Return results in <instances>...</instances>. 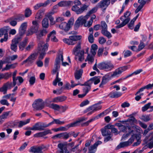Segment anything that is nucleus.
<instances>
[{
  "label": "nucleus",
  "mask_w": 153,
  "mask_h": 153,
  "mask_svg": "<svg viewBox=\"0 0 153 153\" xmlns=\"http://www.w3.org/2000/svg\"><path fill=\"white\" fill-rule=\"evenodd\" d=\"M63 58L62 54H60L56 57L54 65V67L53 70V73L55 74L60 68L61 61H63Z\"/></svg>",
  "instance_id": "8"
},
{
  "label": "nucleus",
  "mask_w": 153,
  "mask_h": 153,
  "mask_svg": "<svg viewBox=\"0 0 153 153\" xmlns=\"http://www.w3.org/2000/svg\"><path fill=\"white\" fill-rule=\"evenodd\" d=\"M30 152H32L34 153H41L40 152V149L39 147H35V146H32L31 147L30 149V150L29 151Z\"/></svg>",
  "instance_id": "34"
},
{
  "label": "nucleus",
  "mask_w": 153,
  "mask_h": 153,
  "mask_svg": "<svg viewBox=\"0 0 153 153\" xmlns=\"http://www.w3.org/2000/svg\"><path fill=\"white\" fill-rule=\"evenodd\" d=\"M48 45L47 43L44 44L42 41L39 42L38 44V49L40 56L39 57V60L42 59L44 58L45 54V51L48 50Z\"/></svg>",
  "instance_id": "4"
},
{
  "label": "nucleus",
  "mask_w": 153,
  "mask_h": 153,
  "mask_svg": "<svg viewBox=\"0 0 153 153\" xmlns=\"http://www.w3.org/2000/svg\"><path fill=\"white\" fill-rule=\"evenodd\" d=\"M37 55L36 53L31 54L23 62L24 64L27 63L29 65H30L33 63L34 60L36 59Z\"/></svg>",
  "instance_id": "15"
},
{
  "label": "nucleus",
  "mask_w": 153,
  "mask_h": 153,
  "mask_svg": "<svg viewBox=\"0 0 153 153\" xmlns=\"http://www.w3.org/2000/svg\"><path fill=\"white\" fill-rule=\"evenodd\" d=\"M18 43L13 41V40L12 41V43L11 45V49L12 50L14 51L15 52H16L17 48V44Z\"/></svg>",
  "instance_id": "39"
},
{
  "label": "nucleus",
  "mask_w": 153,
  "mask_h": 153,
  "mask_svg": "<svg viewBox=\"0 0 153 153\" xmlns=\"http://www.w3.org/2000/svg\"><path fill=\"white\" fill-rule=\"evenodd\" d=\"M137 121L136 120L135 118L133 116H131L130 117L128 118L126 120L124 121H122L121 122H129L130 123H135Z\"/></svg>",
  "instance_id": "47"
},
{
  "label": "nucleus",
  "mask_w": 153,
  "mask_h": 153,
  "mask_svg": "<svg viewBox=\"0 0 153 153\" xmlns=\"http://www.w3.org/2000/svg\"><path fill=\"white\" fill-rule=\"evenodd\" d=\"M0 103L2 105H6L8 106L9 105V103L8 102L7 100H0Z\"/></svg>",
  "instance_id": "64"
},
{
  "label": "nucleus",
  "mask_w": 153,
  "mask_h": 153,
  "mask_svg": "<svg viewBox=\"0 0 153 153\" xmlns=\"http://www.w3.org/2000/svg\"><path fill=\"white\" fill-rule=\"evenodd\" d=\"M100 81V77L99 76H95L91 78L89 80L84 82L83 84L79 83L77 84L74 85L73 83H74V81L71 80V86L72 88H73L78 85L84 86L83 87L82 89L83 94H79L78 96H85L90 90L91 84L94 82L95 85H96Z\"/></svg>",
  "instance_id": "1"
},
{
  "label": "nucleus",
  "mask_w": 153,
  "mask_h": 153,
  "mask_svg": "<svg viewBox=\"0 0 153 153\" xmlns=\"http://www.w3.org/2000/svg\"><path fill=\"white\" fill-rule=\"evenodd\" d=\"M87 118H85L84 117H82L79 119L78 120L76 121V122L71 123V124L68 125L69 127H75L78 126L79 124L81 122L83 121L84 120H87Z\"/></svg>",
  "instance_id": "28"
},
{
  "label": "nucleus",
  "mask_w": 153,
  "mask_h": 153,
  "mask_svg": "<svg viewBox=\"0 0 153 153\" xmlns=\"http://www.w3.org/2000/svg\"><path fill=\"white\" fill-rule=\"evenodd\" d=\"M82 73L83 70L82 69L76 71L74 73V77L76 80H78L82 77Z\"/></svg>",
  "instance_id": "29"
},
{
  "label": "nucleus",
  "mask_w": 153,
  "mask_h": 153,
  "mask_svg": "<svg viewBox=\"0 0 153 153\" xmlns=\"http://www.w3.org/2000/svg\"><path fill=\"white\" fill-rule=\"evenodd\" d=\"M96 16L95 15H93L91 18L90 19L88 22V25L87 24H85V26H88V27H90L92 25L93 20L96 18Z\"/></svg>",
  "instance_id": "48"
},
{
  "label": "nucleus",
  "mask_w": 153,
  "mask_h": 153,
  "mask_svg": "<svg viewBox=\"0 0 153 153\" xmlns=\"http://www.w3.org/2000/svg\"><path fill=\"white\" fill-rule=\"evenodd\" d=\"M89 103V101L88 100H86L83 101L81 103L80 105V106L81 107H82L87 105H88Z\"/></svg>",
  "instance_id": "59"
},
{
  "label": "nucleus",
  "mask_w": 153,
  "mask_h": 153,
  "mask_svg": "<svg viewBox=\"0 0 153 153\" xmlns=\"http://www.w3.org/2000/svg\"><path fill=\"white\" fill-rule=\"evenodd\" d=\"M134 131L132 129L130 130L127 132L128 133L126 134H123L122 137L121 139L125 140L127 138L130 134H133Z\"/></svg>",
  "instance_id": "40"
},
{
  "label": "nucleus",
  "mask_w": 153,
  "mask_h": 153,
  "mask_svg": "<svg viewBox=\"0 0 153 153\" xmlns=\"http://www.w3.org/2000/svg\"><path fill=\"white\" fill-rule=\"evenodd\" d=\"M98 7L104 11L105 10V0H102L98 4Z\"/></svg>",
  "instance_id": "37"
},
{
  "label": "nucleus",
  "mask_w": 153,
  "mask_h": 153,
  "mask_svg": "<svg viewBox=\"0 0 153 153\" xmlns=\"http://www.w3.org/2000/svg\"><path fill=\"white\" fill-rule=\"evenodd\" d=\"M58 147L59 148L60 150L57 152L59 153H63L64 151L65 150L66 148L65 147V145L63 143H59L58 145Z\"/></svg>",
  "instance_id": "43"
},
{
  "label": "nucleus",
  "mask_w": 153,
  "mask_h": 153,
  "mask_svg": "<svg viewBox=\"0 0 153 153\" xmlns=\"http://www.w3.org/2000/svg\"><path fill=\"white\" fill-rule=\"evenodd\" d=\"M127 69L126 66H123L119 68L116 69L115 71L113 72V73L111 74V76L113 77H118L119 75L121 74L123 72L125 71Z\"/></svg>",
  "instance_id": "12"
},
{
  "label": "nucleus",
  "mask_w": 153,
  "mask_h": 153,
  "mask_svg": "<svg viewBox=\"0 0 153 153\" xmlns=\"http://www.w3.org/2000/svg\"><path fill=\"white\" fill-rule=\"evenodd\" d=\"M88 6L85 4H84L82 6L79 8L78 6L74 5L71 8L72 10L75 12L77 14L82 13L85 10H87Z\"/></svg>",
  "instance_id": "10"
},
{
  "label": "nucleus",
  "mask_w": 153,
  "mask_h": 153,
  "mask_svg": "<svg viewBox=\"0 0 153 153\" xmlns=\"http://www.w3.org/2000/svg\"><path fill=\"white\" fill-rule=\"evenodd\" d=\"M97 67L100 70H103L105 68V63L101 62L98 64Z\"/></svg>",
  "instance_id": "52"
},
{
  "label": "nucleus",
  "mask_w": 153,
  "mask_h": 153,
  "mask_svg": "<svg viewBox=\"0 0 153 153\" xmlns=\"http://www.w3.org/2000/svg\"><path fill=\"white\" fill-rule=\"evenodd\" d=\"M66 99V96H57L53 98H50L46 100L45 103L50 108L55 110L59 111L60 110V106L56 104L51 103L52 102L58 103L62 102L65 100Z\"/></svg>",
  "instance_id": "2"
},
{
  "label": "nucleus",
  "mask_w": 153,
  "mask_h": 153,
  "mask_svg": "<svg viewBox=\"0 0 153 153\" xmlns=\"http://www.w3.org/2000/svg\"><path fill=\"white\" fill-rule=\"evenodd\" d=\"M88 18L86 15L85 16H81L78 17L77 20L78 22H79L81 24V25H84L85 27H88V26H85V24H87L88 25V22H86V21Z\"/></svg>",
  "instance_id": "17"
},
{
  "label": "nucleus",
  "mask_w": 153,
  "mask_h": 153,
  "mask_svg": "<svg viewBox=\"0 0 153 153\" xmlns=\"http://www.w3.org/2000/svg\"><path fill=\"white\" fill-rule=\"evenodd\" d=\"M27 27V22H24L21 25L19 28L26 30Z\"/></svg>",
  "instance_id": "61"
},
{
  "label": "nucleus",
  "mask_w": 153,
  "mask_h": 153,
  "mask_svg": "<svg viewBox=\"0 0 153 153\" xmlns=\"http://www.w3.org/2000/svg\"><path fill=\"white\" fill-rule=\"evenodd\" d=\"M81 48V42H79L73 49V53L78 57L79 60L82 61L84 59V51L80 50Z\"/></svg>",
  "instance_id": "3"
},
{
  "label": "nucleus",
  "mask_w": 153,
  "mask_h": 153,
  "mask_svg": "<svg viewBox=\"0 0 153 153\" xmlns=\"http://www.w3.org/2000/svg\"><path fill=\"white\" fill-rule=\"evenodd\" d=\"M27 39L25 38L23 41L19 43V46L20 51H22L24 50L27 43Z\"/></svg>",
  "instance_id": "25"
},
{
  "label": "nucleus",
  "mask_w": 153,
  "mask_h": 153,
  "mask_svg": "<svg viewBox=\"0 0 153 153\" xmlns=\"http://www.w3.org/2000/svg\"><path fill=\"white\" fill-rule=\"evenodd\" d=\"M25 17V15L23 14H20L17 16L15 18V19L19 21H22L24 19Z\"/></svg>",
  "instance_id": "51"
},
{
  "label": "nucleus",
  "mask_w": 153,
  "mask_h": 153,
  "mask_svg": "<svg viewBox=\"0 0 153 153\" xmlns=\"http://www.w3.org/2000/svg\"><path fill=\"white\" fill-rule=\"evenodd\" d=\"M32 14V11L29 8L26 9L25 11V16L26 18L30 17Z\"/></svg>",
  "instance_id": "44"
},
{
  "label": "nucleus",
  "mask_w": 153,
  "mask_h": 153,
  "mask_svg": "<svg viewBox=\"0 0 153 153\" xmlns=\"http://www.w3.org/2000/svg\"><path fill=\"white\" fill-rule=\"evenodd\" d=\"M104 112L103 111L100 114L97 115L93 117L94 120L99 118H100L103 117L104 116Z\"/></svg>",
  "instance_id": "58"
},
{
  "label": "nucleus",
  "mask_w": 153,
  "mask_h": 153,
  "mask_svg": "<svg viewBox=\"0 0 153 153\" xmlns=\"http://www.w3.org/2000/svg\"><path fill=\"white\" fill-rule=\"evenodd\" d=\"M36 79L34 76L31 77L29 80L30 84V85H33L35 82Z\"/></svg>",
  "instance_id": "60"
},
{
  "label": "nucleus",
  "mask_w": 153,
  "mask_h": 153,
  "mask_svg": "<svg viewBox=\"0 0 153 153\" xmlns=\"http://www.w3.org/2000/svg\"><path fill=\"white\" fill-rule=\"evenodd\" d=\"M130 14L131 13L129 11H127L126 13H124V15L120 18V20L121 21H124L125 19V18H129L130 20V19L128 17V16L130 15Z\"/></svg>",
  "instance_id": "38"
},
{
  "label": "nucleus",
  "mask_w": 153,
  "mask_h": 153,
  "mask_svg": "<svg viewBox=\"0 0 153 153\" xmlns=\"http://www.w3.org/2000/svg\"><path fill=\"white\" fill-rule=\"evenodd\" d=\"M71 124V123L67 125L65 127H60V130L61 131H66L70 127H69L68 126V125H70Z\"/></svg>",
  "instance_id": "56"
},
{
  "label": "nucleus",
  "mask_w": 153,
  "mask_h": 153,
  "mask_svg": "<svg viewBox=\"0 0 153 153\" xmlns=\"http://www.w3.org/2000/svg\"><path fill=\"white\" fill-rule=\"evenodd\" d=\"M101 103V102L100 101L98 103L89 106L84 111V113H85L88 112L87 115L88 116L92 114L95 112L100 110L102 108L101 106L100 105Z\"/></svg>",
  "instance_id": "5"
},
{
  "label": "nucleus",
  "mask_w": 153,
  "mask_h": 153,
  "mask_svg": "<svg viewBox=\"0 0 153 153\" xmlns=\"http://www.w3.org/2000/svg\"><path fill=\"white\" fill-rule=\"evenodd\" d=\"M101 141H98L96 142L93 145L90 146L89 148V153H94L96 151V148L98 145L101 144Z\"/></svg>",
  "instance_id": "18"
},
{
  "label": "nucleus",
  "mask_w": 153,
  "mask_h": 153,
  "mask_svg": "<svg viewBox=\"0 0 153 153\" xmlns=\"http://www.w3.org/2000/svg\"><path fill=\"white\" fill-rule=\"evenodd\" d=\"M82 36L80 35H73L69 37V39H64L63 41L65 43L68 45H74L76 43V41L80 40Z\"/></svg>",
  "instance_id": "6"
},
{
  "label": "nucleus",
  "mask_w": 153,
  "mask_h": 153,
  "mask_svg": "<svg viewBox=\"0 0 153 153\" xmlns=\"http://www.w3.org/2000/svg\"><path fill=\"white\" fill-rule=\"evenodd\" d=\"M152 134V133H150L149 135L148 136H146L143 140V141L144 142V143L145 144H147L149 142L151 141L150 140V138H149V137Z\"/></svg>",
  "instance_id": "57"
},
{
  "label": "nucleus",
  "mask_w": 153,
  "mask_h": 153,
  "mask_svg": "<svg viewBox=\"0 0 153 153\" xmlns=\"http://www.w3.org/2000/svg\"><path fill=\"white\" fill-rule=\"evenodd\" d=\"M42 123L38 122L35 123L32 127H29L28 129L33 131H43V129L41 127V124Z\"/></svg>",
  "instance_id": "19"
},
{
  "label": "nucleus",
  "mask_w": 153,
  "mask_h": 153,
  "mask_svg": "<svg viewBox=\"0 0 153 153\" xmlns=\"http://www.w3.org/2000/svg\"><path fill=\"white\" fill-rule=\"evenodd\" d=\"M13 115V113L11 111L4 112L0 116V119L3 122L5 119L7 118L8 117L12 116Z\"/></svg>",
  "instance_id": "20"
},
{
  "label": "nucleus",
  "mask_w": 153,
  "mask_h": 153,
  "mask_svg": "<svg viewBox=\"0 0 153 153\" xmlns=\"http://www.w3.org/2000/svg\"><path fill=\"white\" fill-rule=\"evenodd\" d=\"M47 33V31L45 29L38 31L36 33L37 38L39 39H41L42 37L45 35Z\"/></svg>",
  "instance_id": "21"
},
{
  "label": "nucleus",
  "mask_w": 153,
  "mask_h": 153,
  "mask_svg": "<svg viewBox=\"0 0 153 153\" xmlns=\"http://www.w3.org/2000/svg\"><path fill=\"white\" fill-rule=\"evenodd\" d=\"M30 118L28 119L25 120L20 121L18 123V126L19 128H21L23 126L29 123L30 121Z\"/></svg>",
  "instance_id": "31"
},
{
  "label": "nucleus",
  "mask_w": 153,
  "mask_h": 153,
  "mask_svg": "<svg viewBox=\"0 0 153 153\" xmlns=\"http://www.w3.org/2000/svg\"><path fill=\"white\" fill-rule=\"evenodd\" d=\"M8 29L6 27H4L0 29V37L4 35V37L1 39L0 42L2 43L4 42H6L8 38L7 34Z\"/></svg>",
  "instance_id": "11"
},
{
  "label": "nucleus",
  "mask_w": 153,
  "mask_h": 153,
  "mask_svg": "<svg viewBox=\"0 0 153 153\" xmlns=\"http://www.w3.org/2000/svg\"><path fill=\"white\" fill-rule=\"evenodd\" d=\"M2 79H7L11 76V74H9L7 73L5 74H1Z\"/></svg>",
  "instance_id": "53"
},
{
  "label": "nucleus",
  "mask_w": 153,
  "mask_h": 153,
  "mask_svg": "<svg viewBox=\"0 0 153 153\" xmlns=\"http://www.w3.org/2000/svg\"><path fill=\"white\" fill-rule=\"evenodd\" d=\"M151 104V103L150 102H149L147 104L145 105L142 108L143 111H145L147 110L149 108Z\"/></svg>",
  "instance_id": "55"
},
{
  "label": "nucleus",
  "mask_w": 153,
  "mask_h": 153,
  "mask_svg": "<svg viewBox=\"0 0 153 153\" xmlns=\"http://www.w3.org/2000/svg\"><path fill=\"white\" fill-rule=\"evenodd\" d=\"M52 132L50 130H47L42 132L35 134L34 136L35 137H42L48 134H51Z\"/></svg>",
  "instance_id": "22"
},
{
  "label": "nucleus",
  "mask_w": 153,
  "mask_h": 153,
  "mask_svg": "<svg viewBox=\"0 0 153 153\" xmlns=\"http://www.w3.org/2000/svg\"><path fill=\"white\" fill-rule=\"evenodd\" d=\"M73 2L71 1H62L59 3L58 5L60 7L68 6L72 4Z\"/></svg>",
  "instance_id": "24"
},
{
  "label": "nucleus",
  "mask_w": 153,
  "mask_h": 153,
  "mask_svg": "<svg viewBox=\"0 0 153 153\" xmlns=\"http://www.w3.org/2000/svg\"><path fill=\"white\" fill-rule=\"evenodd\" d=\"M56 32L53 30L48 35V39H47V41H48L49 40L50 37H51V40L52 41L56 42L58 40L56 38L55 35L56 34Z\"/></svg>",
  "instance_id": "23"
},
{
  "label": "nucleus",
  "mask_w": 153,
  "mask_h": 153,
  "mask_svg": "<svg viewBox=\"0 0 153 153\" xmlns=\"http://www.w3.org/2000/svg\"><path fill=\"white\" fill-rule=\"evenodd\" d=\"M102 29L101 33L104 36H105V22L104 21H102L100 25L98 24L94 25V29L95 30H97L100 28Z\"/></svg>",
  "instance_id": "14"
},
{
  "label": "nucleus",
  "mask_w": 153,
  "mask_h": 153,
  "mask_svg": "<svg viewBox=\"0 0 153 153\" xmlns=\"http://www.w3.org/2000/svg\"><path fill=\"white\" fill-rule=\"evenodd\" d=\"M42 25L43 27L47 28L49 26L48 19L47 18H45L43 19L42 21Z\"/></svg>",
  "instance_id": "35"
},
{
  "label": "nucleus",
  "mask_w": 153,
  "mask_h": 153,
  "mask_svg": "<svg viewBox=\"0 0 153 153\" xmlns=\"http://www.w3.org/2000/svg\"><path fill=\"white\" fill-rule=\"evenodd\" d=\"M119 129L121 131L123 132H127L128 131L132 129L130 126H126L124 125Z\"/></svg>",
  "instance_id": "32"
},
{
  "label": "nucleus",
  "mask_w": 153,
  "mask_h": 153,
  "mask_svg": "<svg viewBox=\"0 0 153 153\" xmlns=\"http://www.w3.org/2000/svg\"><path fill=\"white\" fill-rule=\"evenodd\" d=\"M94 60V56L88 54L86 59L85 60V61H88L89 63L92 64Z\"/></svg>",
  "instance_id": "42"
},
{
  "label": "nucleus",
  "mask_w": 153,
  "mask_h": 153,
  "mask_svg": "<svg viewBox=\"0 0 153 153\" xmlns=\"http://www.w3.org/2000/svg\"><path fill=\"white\" fill-rule=\"evenodd\" d=\"M23 35L19 34V33L16 36L13 41L18 43L22 39Z\"/></svg>",
  "instance_id": "45"
},
{
  "label": "nucleus",
  "mask_w": 153,
  "mask_h": 153,
  "mask_svg": "<svg viewBox=\"0 0 153 153\" xmlns=\"http://www.w3.org/2000/svg\"><path fill=\"white\" fill-rule=\"evenodd\" d=\"M33 45L34 44L33 42H30L28 46L26 47L25 49L27 51H29L31 49L33 48Z\"/></svg>",
  "instance_id": "63"
},
{
  "label": "nucleus",
  "mask_w": 153,
  "mask_h": 153,
  "mask_svg": "<svg viewBox=\"0 0 153 153\" xmlns=\"http://www.w3.org/2000/svg\"><path fill=\"white\" fill-rule=\"evenodd\" d=\"M32 26L28 30L27 36H30L34 33H36L38 30L39 25L37 22L36 21H33L32 22Z\"/></svg>",
  "instance_id": "7"
},
{
  "label": "nucleus",
  "mask_w": 153,
  "mask_h": 153,
  "mask_svg": "<svg viewBox=\"0 0 153 153\" xmlns=\"http://www.w3.org/2000/svg\"><path fill=\"white\" fill-rule=\"evenodd\" d=\"M106 129V142L112 140L111 139L112 135L110 131Z\"/></svg>",
  "instance_id": "36"
},
{
  "label": "nucleus",
  "mask_w": 153,
  "mask_h": 153,
  "mask_svg": "<svg viewBox=\"0 0 153 153\" xmlns=\"http://www.w3.org/2000/svg\"><path fill=\"white\" fill-rule=\"evenodd\" d=\"M94 121L93 118H92L88 121H87V122L84 123L82 124V126H88L89 124L91 122Z\"/></svg>",
  "instance_id": "62"
},
{
  "label": "nucleus",
  "mask_w": 153,
  "mask_h": 153,
  "mask_svg": "<svg viewBox=\"0 0 153 153\" xmlns=\"http://www.w3.org/2000/svg\"><path fill=\"white\" fill-rule=\"evenodd\" d=\"M59 76V73L57 72L56 76L55 79L53 81V84L54 85L56 86V85L57 83L59 82L58 85L59 86H61L63 85V83L62 82H60L61 80V79L58 77Z\"/></svg>",
  "instance_id": "27"
},
{
  "label": "nucleus",
  "mask_w": 153,
  "mask_h": 153,
  "mask_svg": "<svg viewBox=\"0 0 153 153\" xmlns=\"http://www.w3.org/2000/svg\"><path fill=\"white\" fill-rule=\"evenodd\" d=\"M62 139L66 140L71 136V134H70V133H68L67 132H65L62 133Z\"/></svg>",
  "instance_id": "50"
},
{
  "label": "nucleus",
  "mask_w": 153,
  "mask_h": 153,
  "mask_svg": "<svg viewBox=\"0 0 153 153\" xmlns=\"http://www.w3.org/2000/svg\"><path fill=\"white\" fill-rule=\"evenodd\" d=\"M44 103L42 100L39 99L36 100L32 104L33 107L36 110H40L44 107Z\"/></svg>",
  "instance_id": "9"
},
{
  "label": "nucleus",
  "mask_w": 153,
  "mask_h": 153,
  "mask_svg": "<svg viewBox=\"0 0 153 153\" xmlns=\"http://www.w3.org/2000/svg\"><path fill=\"white\" fill-rule=\"evenodd\" d=\"M123 53L124 57L125 58L129 56H131L132 54L131 52L130 51L128 50L124 51L123 52Z\"/></svg>",
  "instance_id": "49"
},
{
  "label": "nucleus",
  "mask_w": 153,
  "mask_h": 153,
  "mask_svg": "<svg viewBox=\"0 0 153 153\" xmlns=\"http://www.w3.org/2000/svg\"><path fill=\"white\" fill-rule=\"evenodd\" d=\"M12 86V83L9 82L4 84L3 86L0 88V92L4 94L7 93L8 89L10 88Z\"/></svg>",
  "instance_id": "16"
},
{
  "label": "nucleus",
  "mask_w": 153,
  "mask_h": 153,
  "mask_svg": "<svg viewBox=\"0 0 153 153\" xmlns=\"http://www.w3.org/2000/svg\"><path fill=\"white\" fill-rule=\"evenodd\" d=\"M122 21V23L116 26L117 28H120L125 26L130 21V19L129 18L125 19V20Z\"/></svg>",
  "instance_id": "33"
},
{
  "label": "nucleus",
  "mask_w": 153,
  "mask_h": 153,
  "mask_svg": "<svg viewBox=\"0 0 153 153\" xmlns=\"http://www.w3.org/2000/svg\"><path fill=\"white\" fill-rule=\"evenodd\" d=\"M56 12L52 10L50 12H49V13L47 14V16L48 17V19H49L50 21L51 24V25H54L55 22L54 21V18L50 14H54Z\"/></svg>",
  "instance_id": "30"
},
{
  "label": "nucleus",
  "mask_w": 153,
  "mask_h": 153,
  "mask_svg": "<svg viewBox=\"0 0 153 153\" xmlns=\"http://www.w3.org/2000/svg\"><path fill=\"white\" fill-rule=\"evenodd\" d=\"M97 7H94L88 12L86 15L88 18H89L90 15L93 13H95L97 11Z\"/></svg>",
  "instance_id": "46"
},
{
  "label": "nucleus",
  "mask_w": 153,
  "mask_h": 153,
  "mask_svg": "<svg viewBox=\"0 0 153 153\" xmlns=\"http://www.w3.org/2000/svg\"><path fill=\"white\" fill-rule=\"evenodd\" d=\"M114 68V65L111 61H108L106 62V71H111Z\"/></svg>",
  "instance_id": "26"
},
{
  "label": "nucleus",
  "mask_w": 153,
  "mask_h": 153,
  "mask_svg": "<svg viewBox=\"0 0 153 153\" xmlns=\"http://www.w3.org/2000/svg\"><path fill=\"white\" fill-rule=\"evenodd\" d=\"M133 142V138L132 137H131L127 141L123 142H121L117 146L116 149L118 150L121 148H123L131 144Z\"/></svg>",
  "instance_id": "13"
},
{
  "label": "nucleus",
  "mask_w": 153,
  "mask_h": 153,
  "mask_svg": "<svg viewBox=\"0 0 153 153\" xmlns=\"http://www.w3.org/2000/svg\"><path fill=\"white\" fill-rule=\"evenodd\" d=\"M15 68V66L13 64L11 65H6L5 68H4L3 70H8L10 68Z\"/></svg>",
  "instance_id": "54"
},
{
  "label": "nucleus",
  "mask_w": 153,
  "mask_h": 153,
  "mask_svg": "<svg viewBox=\"0 0 153 153\" xmlns=\"http://www.w3.org/2000/svg\"><path fill=\"white\" fill-rule=\"evenodd\" d=\"M131 137H132L133 138V142L134 141L135 139H136L137 141L141 140V135L140 134H132Z\"/></svg>",
  "instance_id": "41"
}]
</instances>
